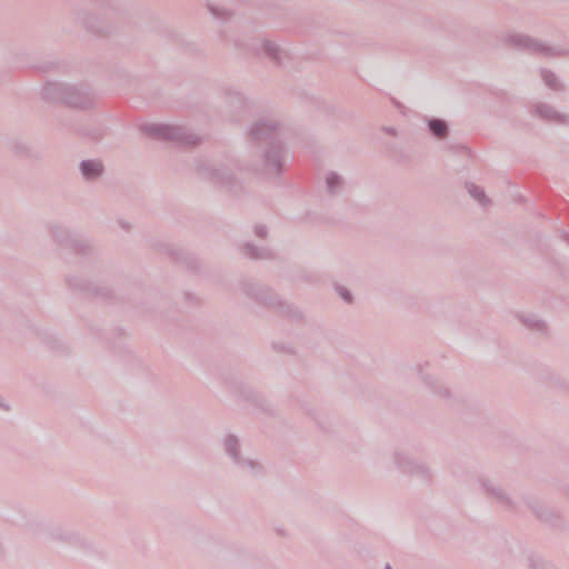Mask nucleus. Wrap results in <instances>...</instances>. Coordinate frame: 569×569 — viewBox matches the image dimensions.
Here are the masks:
<instances>
[{
  "label": "nucleus",
  "mask_w": 569,
  "mask_h": 569,
  "mask_svg": "<svg viewBox=\"0 0 569 569\" xmlns=\"http://www.w3.org/2000/svg\"><path fill=\"white\" fill-rule=\"evenodd\" d=\"M470 192L472 193V196L479 200H481L483 198V192L480 191L478 188L473 187Z\"/></svg>",
  "instance_id": "3"
},
{
  "label": "nucleus",
  "mask_w": 569,
  "mask_h": 569,
  "mask_svg": "<svg viewBox=\"0 0 569 569\" xmlns=\"http://www.w3.org/2000/svg\"><path fill=\"white\" fill-rule=\"evenodd\" d=\"M430 129L437 137H443L447 130L445 122L440 120L430 121Z\"/></svg>",
  "instance_id": "2"
},
{
  "label": "nucleus",
  "mask_w": 569,
  "mask_h": 569,
  "mask_svg": "<svg viewBox=\"0 0 569 569\" xmlns=\"http://www.w3.org/2000/svg\"><path fill=\"white\" fill-rule=\"evenodd\" d=\"M81 171L86 178H94L102 172V166L97 161H84L81 164Z\"/></svg>",
  "instance_id": "1"
}]
</instances>
